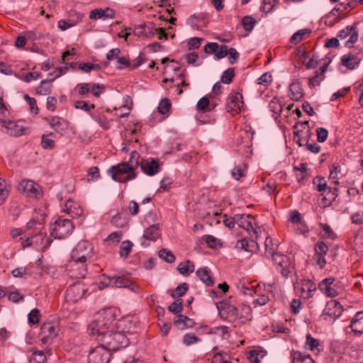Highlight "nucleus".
<instances>
[{
  "label": "nucleus",
  "instance_id": "f257e3e1",
  "mask_svg": "<svg viewBox=\"0 0 363 363\" xmlns=\"http://www.w3.org/2000/svg\"><path fill=\"white\" fill-rule=\"evenodd\" d=\"M115 317L111 309H106L99 312L87 328L89 335H96L97 340L101 336L105 335L111 328H113L115 322Z\"/></svg>",
  "mask_w": 363,
  "mask_h": 363
},
{
  "label": "nucleus",
  "instance_id": "f03ea898",
  "mask_svg": "<svg viewBox=\"0 0 363 363\" xmlns=\"http://www.w3.org/2000/svg\"><path fill=\"white\" fill-rule=\"evenodd\" d=\"M99 342H100V345L109 352L111 351H117L122 347H125L129 344L128 339L124 333L113 332L112 328H111L105 335L99 337Z\"/></svg>",
  "mask_w": 363,
  "mask_h": 363
},
{
  "label": "nucleus",
  "instance_id": "7ed1b4c3",
  "mask_svg": "<svg viewBox=\"0 0 363 363\" xmlns=\"http://www.w3.org/2000/svg\"><path fill=\"white\" fill-rule=\"evenodd\" d=\"M216 308L220 318L224 320L233 323L238 317V308L230 299L218 302Z\"/></svg>",
  "mask_w": 363,
  "mask_h": 363
},
{
  "label": "nucleus",
  "instance_id": "20e7f679",
  "mask_svg": "<svg viewBox=\"0 0 363 363\" xmlns=\"http://www.w3.org/2000/svg\"><path fill=\"white\" fill-rule=\"evenodd\" d=\"M108 173L112 179L118 182H126L135 179L137 176L135 172H131L130 167L125 162H121L116 166H112Z\"/></svg>",
  "mask_w": 363,
  "mask_h": 363
},
{
  "label": "nucleus",
  "instance_id": "39448f33",
  "mask_svg": "<svg viewBox=\"0 0 363 363\" xmlns=\"http://www.w3.org/2000/svg\"><path fill=\"white\" fill-rule=\"evenodd\" d=\"M72 222L67 218H58L50 228V235L57 239H63L69 235L73 230Z\"/></svg>",
  "mask_w": 363,
  "mask_h": 363
},
{
  "label": "nucleus",
  "instance_id": "423d86ee",
  "mask_svg": "<svg viewBox=\"0 0 363 363\" xmlns=\"http://www.w3.org/2000/svg\"><path fill=\"white\" fill-rule=\"evenodd\" d=\"M93 255V246L86 240H81L72 250L71 259L75 262L86 263Z\"/></svg>",
  "mask_w": 363,
  "mask_h": 363
},
{
  "label": "nucleus",
  "instance_id": "0eeeda50",
  "mask_svg": "<svg viewBox=\"0 0 363 363\" xmlns=\"http://www.w3.org/2000/svg\"><path fill=\"white\" fill-rule=\"evenodd\" d=\"M357 24L358 23H354L338 31L337 37L339 38L340 40H345L344 46L345 48H353L354 45L357 41L359 38Z\"/></svg>",
  "mask_w": 363,
  "mask_h": 363
},
{
  "label": "nucleus",
  "instance_id": "6e6552de",
  "mask_svg": "<svg viewBox=\"0 0 363 363\" xmlns=\"http://www.w3.org/2000/svg\"><path fill=\"white\" fill-rule=\"evenodd\" d=\"M362 59V49L354 48L340 57V65L352 70L357 68Z\"/></svg>",
  "mask_w": 363,
  "mask_h": 363
},
{
  "label": "nucleus",
  "instance_id": "1a4fd4ad",
  "mask_svg": "<svg viewBox=\"0 0 363 363\" xmlns=\"http://www.w3.org/2000/svg\"><path fill=\"white\" fill-rule=\"evenodd\" d=\"M342 311V306L340 302L336 300H331L327 302L320 318L322 320L333 323L337 318L340 316Z\"/></svg>",
  "mask_w": 363,
  "mask_h": 363
},
{
  "label": "nucleus",
  "instance_id": "9d476101",
  "mask_svg": "<svg viewBox=\"0 0 363 363\" xmlns=\"http://www.w3.org/2000/svg\"><path fill=\"white\" fill-rule=\"evenodd\" d=\"M18 191L29 198L38 199L43 196L40 186L31 180H22L18 184Z\"/></svg>",
  "mask_w": 363,
  "mask_h": 363
},
{
  "label": "nucleus",
  "instance_id": "9b49d317",
  "mask_svg": "<svg viewBox=\"0 0 363 363\" xmlns=\"http://www.w3.org/2000/svg\"><path fill=\"white\" fill-rule=\"evenodd\" d=\"M86 291L87 289L82 282H75L67 289L65 299L67 302L75 303L82 298Z\"/></svg>",
  "mask_w": 363,
  "mask_h": 363
},
{
  "label": "nucleus",
  "instance_id": "f8f14e48",
  "mask_svg": "<svg viewBox=\"0 0 363 363\" xmlns=\"http://www.w3.org/2000/svg\"><path fill=\"white\" fill-rule=\"evenodd\" d=\"M272 261L277 267V270L280 271L284 277H288L291 272V262L287 257L281 253L272 252L271 255Z\"/></svg>",
  "mask_w": 363,
  "mask_h": 363
},
{
  "label": "nucleus",
  "instance_id": "ddd939ff",
  "mask_svg": "<svg viewBox=\"0 0 363 363\" xmlns=\"http://www.w3.org/2000/svg\"><path fill=\"white\" fill-rule=\"evenodd\" d=\"M242 96L239 92L230 93L227 99L225 109L228 112L238 113L243 110Z\"/></svg>",
  "mask_w": 363,
  "mask_h": 363
},
{
  "label": "nucleus",
  "instance_id": "4468645a",
  "mask_svg": "<svg viewBox=\"0 0 363 363\" xmlns=\"http://www.w3.org/2000/svg\"><path fill=\"white\" fill-rule=\"evenodd\" d=\"M111 354L101 345L92 349L88 355V363H108Z\"/></svg>",
  "mask_w": 363,
  "mask_h": 363
},
{
  "label": "nucleus",
  "instance_id": "2eb2a0df",
  "mask_svg": "<svg viewBox=\"0 0 363 363\" xmlns=\"http://www.w3.org/2000/svg\"><path fill=\"white\" fill-rule=\"evenodd\" d=\"M59 328L52 323H45L41 325L40 335L43 344H50L58 335Z\"/></svg>",
  "mask_w": 363,
  "mask_h": 363
},
{
  "label": "nucleus",
  "instance_id": "dca6fc26",
  "mask_svg": "<svg viewBox=\"0 0 363 363\" xmlns=\"http://www.w3.org/2000/svg\"><path fill=\"white\" fill-rule=\"evenodd\" d=\"M349 328L355 336H360L363 334V311L357 312L351 319L350 324L345 328L346 333H349Z\"/></svg>",
  "mask_w": 363,
  "mask_h": 363
},
{
  "label": "nucleus",
  "instance_id": "f3484780",
  "mask_svg": "<svg viewBox=\"0 0 363 363\" xmlns=\"http://www.w3.org/2000/svg\"><path fill=\"white\" fill-rule=\"evenodd\" d=\"M45 121L50 126L60 135H62L68 128V122L59 116H49L45 118Z\"/></svg>",
  "mask_w": 363,
  "mask_h": 363
},
{
  "label": "nucleus",
  "instance_id": "a211bd4d",
  "mask_svg": "<svg viewBox=\"0 0 363 363\" xmlns=\"http://www.w3.org/2000/svg\"><path fill=\"white\" fill-rule=\"evenodd\" d=\"M316 285L310 279H304L300 284L296 286V290L300 293V296L303 298H309L316 291Z\"/></svg>",
  "mask_w": 363,
  "mask_h": 363
},
{
  "label": "nucleus",
  "instance_id": "6ab92c4d",
  "mask_svg": "<svg viewBox=\"0 0 363 363\" xmlns=\"http://www.w3.org/2000/svg\"><path fill=\"white\" fill-rule=\"evenodd\" d=\"M68 270L71 277L79 279L85 277L87 269L85 263L82 264L72 259L69 262Z\"/></svg>",
  "mask_w": 363,
  "mask_h": 363
},
{
  "label": "nucleus",
  "instance_id": "aec40b11",
  "mask_svg": "<svg viewBox=\"0 0 363 363\" xmlns=\"http://www.w3.org/2000/svg\"><path fill=\"white\" fill-rule=\"evenodd\" d=\"M335 279L333 277L324 279L319 282V290L328 297H335L337 294L335 289Z\"/></svg>",
  "mask_w": 363,
  "mask_h": 363
},
{
  "label": "nucleus",
  "instance_id": "412c9836",
  "mask_svg": "<svg viewBox=\"0 0 363 363\" xmlns=\"http://www.w3.org/2000/svg\"><path fill=\"white\" fill-rule=\"evenodd\" d=\"M116 12L113 9L107 7L105 9H95L91 11L89 13V18L94 20H98L102 18L104 20L106 19H112L115 17Z\"/></svg>",
  "mask_w": 363,
  "mask_h": 363
},
{
  "label": "nucleus",
  "instance_id": "4be33fe9",
  "mask_svg": "<svg viewBox=\"0 0 363 363\" xmlns=\"http://www.w3.org/2000/svg\"><path fill=\"white\" fill-rule=\"evenodd\" d=\"M267 352L262 347H255L249 352L248 359L251 363H262V361L267 357Z\"/></svg>",
  "mask_w": 363,
  "mask_h": 363
},
{
  "label": "nucleus",
  "instance_id": "5701e85b",
  "mask_svg": "<svg viewBox=\"0 0 363 363\" xmlns=\"http://www.w3.org/2000/svg\"><path fill=\"white\" fill-rule=\"evenodd\" d=\"M159 169L160 164L156 160H152L151 161H147L141 164L142 172L148 176L156 174L159 172Z\"/></svg>",
  "mask_w": 363,
  "mask_h": 363
},
{
  "label": "nucleus",
  "instance_id": "b1692460",
  "mask_svg": "<svg viewBox=\"0 0 363 363\" xmlns=\"http://www.w3.org/2000/svg\"><path fill=\"white\" fill-rule=\"evenodd\" d=\"M294 171L298 182H303L306 179L310 177L311 171L307 167L306 163H301L294 167Z\"/></svg>",
  "mask_w": 363,
  "mask_h": 363
},
{
  "label": "nucleus",
  "instance_id": "393cba45",
  "mask_svg": "<svg viewBox=\"0 0 363 363\" xmlns=\"http://www.w3.org/2000/svg\"><path fill=\"white\" fill-rule=\"evenodd\" d=\"M303 96L301 84L298 82H293L289 87V96L293 101H298Z\"/></svg>",
  "mask_w": 363,
  "mask_h": 363
},
{
  "label": "nucleus",
  "instance_id": "a878e982",
  "mask_svg": "<svg viewBox=\"0 0 363 363\" xmlns=\"http://www.w3.org/2000/svg\"><path fill=\"white\" fill-rule=\"evenodd\" d=\"M248 218H254V216L251 214H236L235 215V219L236 220V223L241 228H244L247 231H250L251 228H252V223L251 220H249Z\"/></svg>",
  "mask_w": 363,
  "mask_h": 363
},
{
  "label": "nucleus",
  "instance_id": "bb28decb",
  "mask_svg": "<svg viewBox=\"0 0 363 363\" xmlns=\"http://www.w3.org/2000/svg\"><path fill=\"white\" fill-rule=\"evenodd\" d=\"M235 247L239 250L246 252H253L255 249L258 248V244L252 239L242 238L237 242Z\"/></svg>",
  "mask_w": 363,
  "mask_h": 363
},
{
  "label": "nucleus",
  "instance_id": "cd10ccee",
  "mask_svg": "<svg viewBox=\"0 0 363 363\" xmlns=\"http://www.w3.org/2000/svg\"><path fill=\"white\" fill-rule=\"evenodd\" d=\"M319 236L323 239L335 240L337 238V234L333 231L332 228L327 223H319Z\"/></svg>",
  "mask_w": 363,
  "mask_h": 363
},
{
  "label": "nucleus",
  "instance_id": "c85d7f7f",
  "mask_svg": "<svg viewBox=\"0 0 363 363\" xmlns=\"http://www.w3.org/2000/svg\"><path fill=\"white\" fill-rule=\"evenodd\" d=\"M65 211L73 218L81 216L83 212L81 206L72 200L67 201Z\"/></svg>",
  "mask_w": 363,
  "mask_h": 363
},
{
  "label": "nucleus",
  "instance_id": "c756f323",
  "mask_svg": "<svg viewBox=\"0 0 363 363\" xmlns=\"http://www.w3.org/2000/svg\"><path fill=\"white\" fill-rule=\"evenodd\" d=\"M337 196L336 189H328L327 192L319 193V199H321V206L325 208L330 206Z\"/></svg>",
  "mask_w": 363,
  "mask_h": 363
},
{
  "label": "nucleus",
  "instance_id": "7c9ffc66",
  "mask_svg": "<svg viewBox=\"0 0 363 363\" xmlns=\"http://www.w3.org/2000/svg\"><path fill=\"white\" fill-rule=\"evenodd\" d=\"M196 275L206 286H211L213 284L211 271L207 267L198 269L196 270Z\"/></svg>",
  "mask_w": 363,
  "mask_h": 363
},
{
  "label": "nucleus",
  "instance_id": "2f4dec72",
  "mask_svg": "<svg viewBox=\"0 0 363 363\" xmlns=\"http://www.w3.org/2000/svg\"><path fill=\"white\" fill-rule=\"evenodd\" d=\"M24 128L19 122L8 121L6 134L17 137L23 134Z\"/></svg>",
  "mask_w": 363,
  "mask_h": 363
},
{
  "label": "nucleus",
  "instance_id": "473e14b6",
  "mask_svg": "<svg viewBox=\"0 0 363 363\" xmlns=\"http://www.w3.org/2000/svg\"><path fill=\"white\" fill-rule=\"evenodd\" d=\"M174 323L177 327L181 330H183L186 328H191L194 324V322L192 319L189 318L186 315L181 314L177 315L175 316Z\"/></svg>",
  "mask_w": 363,
  "mask_h": 363
},
{
  "label": "nucleus",
  "instance_id": "72a5a7b5",
  "mask_svg": "<svg viewBox=\"0 0 363 363\" xmlns=\"http://www.w3.org/2000/svg\"><path fill=\"white\" fill-rule=\"evenodd\" d=\"M160 236L158 225L154 224L149 226L144 230L143 238L148 240L155 241Z\"/></svg>",
  "mask_w": 363,
  "mask_h": 363
},
{
  "label": "nucleus",
  "instance_id": "f704fd0d",
  "mask_svg": "<svg viewBox=\"0 0 363 363\" xmlns=\"http://www.w3.org/2000/svg\"><path fill=\"white\" fill-rule=\"evenodd\" d=\"M55 79L56 77H54L52 78H48L46 79L42 80L40 85L36 88L37 94L40 95H48L50 94L52 89L50 83L55 81Z\"/></svg>",
  "mask_w": 363,
  "mask_h": 363
},
{
  "label": "nucleus",
  "instance_id": "c9c22d12",
  "mask_svg": "<svg viewBox=\"0 0 363 363\" xmlns=\"http://www.w3.org/2000/svg\"><path fill=\"white\" fill-rule=\"evenodd\" d=\"M291 363H315L309 354H304L298 351L293 350L291 352Z\"/></svg>",
  "mask_w": 363,
  "mask_h": 363
},
{
  "label": "nucleus",
  "instance_id": "e433bc0d",
  "mask_svg": "<svg viewBox=\"0 0 363 363\" xmlns=\"http://www.w3.org/2000/svg\"><path fill=\"white\" fill-rule=\"evenodd\" d=\"M177 270L183 276H189L194 270V264L190 260L180 262L177 266Z\"/></svg>",
  "mask_w": 363,
  "mask_h": 363
},
{
  "label": "nucleus",
  "instance_id": "4c0bfd02",
  "mask_svg": "<svg viewBox=\"0 0 363 363\" xmlns=\"http://www.w3.org/2000/svg\"><path fill=\"white\" fill-rule=\"evenodd\" d=\"M311 33V30L310 29H301L294 33V35L290 38L289 42L293 45H296L305 39L306 36L310 35Z\"/></svg>",
  "mask_w": 363,
  "mask_h": 363
},
{
  "label": "nucleus",
  "instance_id": "58836bf2",
  "mask_svg": "<svg viewBox=\"0 0 363 363\" xmlns=\"http://www.w3.org/2000/svg\"><path fill=\"white\" fill-rule=\"evenodd\" d=\"M55 134L53 133H50L48 135H43L41 139V145L43 148L46 150H52L55 147Z\"/></svg>",
  "mask_w": 363,
  "mask_h": 363
},
{
  "label": "nucleus",
  "instance_id": "ea45409f",
  "mask_svg": "<svg viewBox=\"0 0 363 363\" xmlns=\"http://www.w3.org/2000/svg\"><path fill=\"white\" fill-rule=\"evenodd\" d=\"M123 236V233L121 231H116L111 233L105 240L104 243L107 246H111L112 245H117L120 242Z\"/></svg>",
  "mask_w": 363,
  "mask_h": 363
},
{
  "label": "nucleus",
  "instance_id": "a19ab883",
  "mask_svg": "<svg viewBox=\"0 0 363 363\" xmlns=\"http://www.w3.org/2000/svg\"><path fill=\"white\" fill-rule=\"evenodd\" d=\"M139 158L140 154L136 150H133L130 154L129 160L125 162V164H128V167H130L131 172H135L139 166Z\"/></svg>",
  "mask_w": 363,
  "mask_h": 363
},
{
  "label": "nucleus",
  "instance_id": "79ce46f5",
  "mask_svg": "<svg viewBox=\"0 0 363 363\" xmlns=\"http://www.w3.org/2000/svg\"><path fill=\"white\" fill-rule=\"evenodd\" d=\"M256 20L252 16H246L242 19V25L243 28L248 32H251L256 25Z\"/></svg>",
  "mask_w": 363,
  "mask_h": 363
},
{
  "label": "nucleus",
  "instance_id": "37998d69",
  "mask_svg": "<svg viewBox=\"0 0 363 363\" xmlns=\"http://www.w3.org/2000/svg\"><path fill=\"white\" fill-rule=\"evenodd\" d=\"M270 111L277 116H279L282 111V105L280 101L276 98L271 100L269 104Z\"/></svg>",
  "mask_w": 363,
  "mask_h": 363
},
{
  "label": "nucleus",
  "instance_id": "c03bdc74",
  "mask_svg": "<svg viewBox=\"0 0 363 363\" xmlns=\"http://www.w3.org/2000/svg\"><path fill=\"white\" fill-rule=\"evenodd\" d=\"M133 247V243L130 240L123 241L119 250V255L121 257L126 258L129 255Z\"/></svg>",
  "mask_w": 363,
  "mask_h": 363
},
{
  "label": "nucleus",
  "instance_id": "a18cd8bd",
  "mask_svg": "<svg viewBox=\"0 0 363 363\" xmlns=\"http://www.w3.org/2000/svg\"><path fill=\"white\" fill-rule=\"evenodd\" d=\"M289 221L293 223H301V226L303 228H306V227L303 226V225L301 223V215L297 210H293L290 211L289 218L288 219ZM301 233H304L306 232L305 229L301 230Z\"/></svg>",
  "mask_w": 363,
  "mask_h": 363
},
{
  "label": "nucleus",
  "instance_id": "49530a36",
  "mask_svg": "<svg viewBox=\"0 0 363 363\" xmlns=\"http://www.w3.org/2000/svg\"><path fill=\"white\" fill-rule=\"evenodd\" d=\"M9 194V187L6 182L0 178V205H1Z\"/></svg>",
  "mask_w": 363,
  "mask_h": 363
},
{
  "label": "nucleus",
  "instance_id": "de8ad7c7",
  "mask_svg": "<svg viewBox=\"0 0 363 363\" xmlns=\"http://www.w3.org/2000/svg\"><path fill=\"white\" fill-rule=\"evenodd\" d=\"M188 291V284L183 283L177 286L175 289L172 292L171 296L172 298H179L184 295Z\"/></svg>",
  "mask_w": 363,
  "mask_h": 363
},
{
  "label": "nucleus",
  "instance_id": "09e8293b",
  "mask_svg": "<svg viewBox=\"0 0 363 363\" xmlns=\"http://www.w3.org/2000/svg\"><path fill=\"white\" fill-rule=\"evenodd\" d=\"M159 257L168 263H173L175 261V256L166 249H162L158 252Z\"/></svg>",
  "mask_w": 363,
  "mask_h": 363
},
{
  "label": "nucleus",
  "instance_id": "8fccbe9b",
  "mask_svg": "<svg viewBox=\"0 0 363 363\" xmlns=\"http://www.w3.org/2000/svg\"><path fill=\"white\" fill-rule=\"evenodd\" d=\"M235 76V70L234 68H228L225 70L221 76V82L229 84L232 81Z\"/></svg>",
  "mask_w": 363,
  "mask_h": 363
},
{
  "label": "nucleus",
  "instance_id": "3c124183",
  "mask_svg": "<svg viewBox=\"0 0 363 363\" xmlns=\"http://www.w3.org/2000/svg\"><path fill=\"white\" fill-rule=\"evenodd\" d=\"M240 318L242 321L250 320L252 318V310L249 306L242 305L240 308Z\"/></svg>",
  "mask_w": 363,
  "mask_h": 363
},
{
  "label": "nucleus",
  "instance_id": "603ef678",
  "mask_svg": "<svg viewBox=\"0 0 363 363\" xmlns=\"http://www.w3.org/2000/svg\"><path fill=\"white\" fill-rule=\"evenodd\" d=\"M168 309L170 312L178 314L181 313L183 310V302L181 299L175 300L170 306L168 307Z\"/></svg>",
  "mask_w": 363,
  "mask_h": 363
},
{
  "label": "nucleus",
  "instance_id": "864d4df0",
  "mask_svg": "<svg viewBox=\"0 0 363 363\" xmlns=\"http://www.w3.org/2000/svg\"><path fill=\"white\" fill-rule=\"evenodd\" d=\"M170 108L171 103L168 99L165 98L160 101L157 109L160 113L165 114L169 112Z\"/></svg>",
  "mask_w": 363,
  "mask_h": 363
},
{
  "label": "nucleus",
  "instance_id": "5fc2aeb1",
  "mask_svg": "<svg viewBox=\"0 0 363 363\" xmlns=\"http://www.w3.org/2000/svg\"><path fill=\"white\" fill-rule=\"evenodd\" d=\"M203 240L207 243L210 248H216L220 245V240L211 235H204Z\"/></svg>",
  "mask_w": 363,
  "mask_h": 363
},
{
  "label": "nucleus",
  "instance_id": "6e6d98bb",
  "mask_svg": "<svg viewBox=\"0 0 363 363\" xmlns=\"http://www.w3.org/2000/svg\"><path fill=\"white\" fill-rule=\"evenodd\" d=\"M128 279H123L121 277H111V287H125Z\"/></svg>",
  "mask_w": 363,
  "mask_h": 363
},
{
  "label": "nucleus",
  "instance_id": "4d7b16f0",
  "mask_svg": "<svg viewBox=\"0 0 363 363\" xmlns=\"http://www.w3.org/2000/svg\"><path fill=\"white\" fill-rule=\"evenodd\" d=\"M40 317V311L38 308L33 309L28 315V320L30 323L37 324Z\"/></svg>",
  "mask_w": 363,
  "mask_h": 363
},
{
  "label": "nucleus",
  "instance_id": "13d9d810",
  "mask_svg": "<svg viewBox=\"0 0 363 363\" xmlns=\"http://www.w3.org/2000/svg\"><path fill=\"white\" fill-rule=\"evenodd\" d=\"M278 0H263L261 6V11L265 13L270 12Z\"/></svg>",
  "mask_w": 363,
  "mask_h": 363
},
{
  "label": "nucleus",
  "instance_id": "bf43d9fd",
  "mask_svg": "<svg viewBox=\"0 0 363 363\" xmlns=\"http://www.w3.org/2000/svg\"><path fill=\"white\" fill-rule=\"evenodd\" d=\"M318 347V341L316 339L311 337L310 334L306 335V341L305 342L304 348L306 350H313Z\"/></svg>",
  "mask_w": 363,
  "mask_h": 363
},
{
  "label": "nucleus",
  "instance_id": "052dcab7",
  "mask_svg": "<svg viewBox=\"0 0 363 363\" xmlns=\"http://www.w3.org/2000/svg\"><path fill=\"white\" fill-rule=\"evenodd\" d=\"M228 48L226 45H220V46L218 45V49L216 50L215 54V58L216 60L224 58L228 55Z\"/></svg>",
  "mask_w": 363,
  "mask_h": 363
},
{
  "label": "nucleus",
  "instance_id": "680f3d73",
  "mask_svg": "<svg viewBox=\"0 0 363 363\" xmlns=\"http://www.w3.org/2000/svg\"><path fill=\"white\" fill-rule=\"evenodd\" d=\"M30 359H33V362L36 363H45L46 357L43 351H35L33 352V357Z\"/></svg>",
  "mask_w": 363,
  "mask_h": 363
},
{
  "label": "nucleus",
  "instance_id": "e2e57ef3",
  "mask_svg": "<svg viewBox=\"0 0 363 363\" xmlns=\"http://www.w3.org/2000/svg\"><path fill=\"white\" fill-rule=\"evenodd\" d=\"M272 81V75L267 72L264 73L257 79V83L264 86H268Z\"/></svg>",
  "mask_w": 363,
  "mask_h": 363
},
{
  "label": "nucleus",
  "instance_id": "0e129e2a",
  "mask_svg": "<svg viewBox=\"0 0 363 363\" xmlns=\"http://www.w3.org/2000/svg\"><path fill=\"white\" fill-rule=\"evenodd\" d=\"M24 99L30 105V111L32 113L37 114L38 113V108L37 106L36 100L33 97H30L28 94L24 95Z\"/></svg>",
  "mask_w": 363,
  "mask_h": 363
},
{
  "label": "nucleus",
  "instance_id": "69168bd1",
  "mask_svg": "<svg viewBox=\"0 0 363 363\" xmlns=\"http://www.w3.org/2000/svg\"><path fill=\"white\" fill-rule=\"evenodd\" d=\"M324 45L327 48H337L340 46V38L337 37L328 38L325 40Z\"/></svg>",
  "mask_w": 363,
  "mask_h": 363
},
{
  "label": "nucleus",
  "instance_id": "338daca9",
  "mask_svg": "<svg viewBox=\"0 0 363 363\" xmlns=\"http://www.w3.org/2000/svg\"><path fill=\"white\" fill-rule=\"evenodd\" d=\"M131 67V63L130 62L129 58L126 57H119L117 60V68L118 69H122L125 67Z\"/></svg>",
  "mask_w": 363,
  "mask_h": 363
},
{
  "label": "nucleus",
  "instance_id": "774afa93",
  "mask_svg": "<svg viewBox=\"0 0 363 363\" xmlns=\"http://www.w3.org/2000/svg\"><path fill=\"white\" fill-rule=\"evenodd\" d=\"M199 340V337H197L192 333L186 334L183 337V342L186 345H190L191 344L197 342Z\"/></svg>",
  "mask_w": 363,
  "mask_h": 363
}]
</instances>
